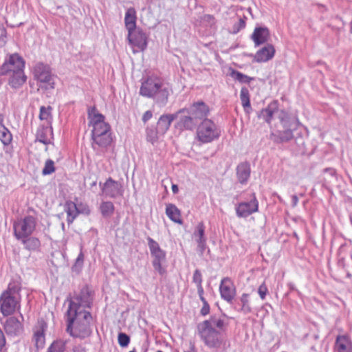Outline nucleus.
<instances>
[{
	"instance_id": "obj_42",
	"label": "nucleus",
	"mask_w": 352,
	"mask_h": 352,
	"mask_svg": "<svg viewBox=\"0 0 352 352\" xmlns=\"http://www.w3.org/2000/svg\"><path fill=\"white\" fill-rule=\"evenodd\" d=\"M159 135V132L157 131V129L155 128V129L153 128H147L146 129V140L151 142L154 143L157 141Z\"/></svg>"
},
{
	"instance_id": "obj_31",
	"label": "nucleus",
	"mask_w": 352,
	"mask_h": 352,
	"mask_svg": "<svg viewBox=\"0 0 352 352\" xmlns=\"http://www.w3.org/2000/svg\"><path fill=\"white\" fill-rule=\"evenodd\" d=\"M240 99L242 106L247 113H250L252 110L250 100V93L247 87H243L240 92Z\"/></svg>"
},
{
	"instance_id": "obj_57",
	"label": "nucleus",
	"mask_w": 352,
	"mask_h": 352,
	"mask_svg": "<svg viewBox=\"0 0 352 352\" xmlns=\"http://www.w3.org/2000/svg\"><path fill=\"white\" fill-rule=\"evenodd\" d=\"M172 191L174 194H177L179 192V188L177 185L173 184L172 185Z\"/></svg>"
},
{
	"instance_id": "obj_54",
	"label": "nucleus",
	"mask_w": 352,
	"mask_h": 352,
	"mask_svg": "<svg viewBox=\"0 0 352 352\" xmlns=\"http://www.w3.org/2000/svg\"><path fill=\"white\" fill-rule=\"evenodd\" d=\"M82 264H83L82 261H80V260L78 261V259L76 258V263H75L74 265L73 266V269H74L75 270H78L79 269L81 268Z\"/></svg>"
},
{
	"instance_id": "obj_41",
	"label": "nucleus",
	"mask_w": 352,
	"mask_h": 352,
	"mask_svg": "<svg viewBox=\"0 0 352 352\" xmlns=\"http://www.w3.org/2000/svg\"><path fill=\"white\" fill-rule=\"evenodd\" d=\"M55 171L54 162L53 160L49 159L47 160L45 163V166L42 170V174L43 175H50Z\"/></svg>"
},
{
	"instance_id": "obj_4",
	"label": "nucleus",
	"mask_w": 352,
	"mask_h": 352,
	"mask_svg": "<svg viewBox=\"0 0 352 352\" xmlns=\"http://www.w3.org/2000/svg\"><path fill=\"white\" fill-rule=\"evenodd\" d=\"M21 287L18 283H9L0 296V311L4 316L12 315L21 307Z\"/></svg>"
},
{
	"instance_id": "obj_34",
	"label": "nucleus",
	"mask_w": 352,
	"mask_h": 352,
	"mask_svg": "<svg viewBox=\"0 0 352 352\" xmlns=\"http://www.w3.org/2000/svg\"><path fill=\"white\" fill-rule=\"evenodd\" d=\"M100 210L103 217H110L114 212V206L111 201H103L101 203Z\"/></svg>"
},
{
	"instance_id": "obj_9",
	"label": "nucleus",
	"mask_w": 352,
	"mask_h": 352,
	"mask_svg": "<svg viewBox=\"0 0 352 352\" xmlns=\"http://www.w3.org/2000/svg\"><path fill=\"white\" fill-rule=\"evenodd\" d=\"M47 329V322L43 318L38 319L32 327V342L37 350L42 349L45 346Z\"/></svg>"
},
{
	"instance_id": "obj_48",
	"label": "nucleus",
	"mask_w": 352,
	"mask_h": 352,
	"mask_svg": "<svg viewBox=\"0 0 352 352\" xmlns=\"http://www.w3.org/2000/svg\"><path fill=\"white\" fill-rule=\"evenodd\" d=\"M267 291V287L264 283L259 286L258 293L262 300L265 298Z\"/></svg>"
},
{
	"instance_id": "obj_40",
	"label": "nucleus",
	"mask_w": 352,
	"mask_h": 352,
	"mask_svg": "<svg viewBox=\"0 0 352 352\" xmlns=\"http://www.w3.org/2000/svg\"><path fill=\"white\" fill-rule=\"evenodd\" d=\"M247 17L245 16H243V17L240 16L238 19V21L235 23L233 25L232 27V33L236 34L238 33L241 30L245 28L246 25V21Z\"/></svg>"
},
{
	"instance_id": "obj_62",
	"label": "nucleus",
	"mask_w": 352,
	"mask_h": 352,
	"mask_svg": "<svg viewBox=\"0 0 352 352\" xmlns=\"http://www.w3.org/2000/svg\"><path fill=\"white\" fill-rule=\"evenodd\" d=\"M129 352H135V349H133V351H129Z\"/></svg>"
},
{
	"instance_id": "obj_14",
	"label": "nucleus",
	"mask_w": 352,
	"mask_h": 352,
	"mask_svg": "<svg viewBox=\"0 0 352 352\" xmlns=\"http://www.w3.org/2000/svg\"><path fill=\"white\" fill-rule=\"evenodd\" d=\"M221 297L227 302H231L236 295V287L233 281L228 277L223 278L220 283Z\"/></svg>"
},
{
	"instance_id": "obj_5",
	"label": "nucleus",
	"mask_w": 352,
	"mask_h": 352,
	"mask_svg": "<svg viewBox=\"0 0 352 352\" xmlns=\"http://www.w3.org/2000/svg\"><path fill=\"white\" fill-rule=\"evenodd\" d=\"M198 333L208 347L217 348L221 344L220 333L214 329L210 320H205L198 325Z\"/></svg>"
},
{
	"instance_id": "obj_45",
	"label": "nucleus",
	"mask_w": 352,
	"mask_h": 352,
	"mask_svg": "<svg viewBox=\"0 0 352 352\" xmlns=\"http://www.w3.org/2000/svg\"><path fill=\"white\" fill-rule=\"evenodd\" d=\"M192 281L196 284L197 286L202 285V275L199 270H196L194 272Z\"/></svg>"
},
{
	"instance_id": "obj_7",
	"label": "nucleus",
	"mask_w": 352,
	"mask_h": 352,
	"mask_svg": "<svg viewBox=\"0 0 352 352\" xmlns=\"http://www.w3.org/2000/svg\"><path fill=\"white\" fill-rule=\"evenodd\" d=\"M36 221L32 216L25 217L24 219L14 223V231L16 238L26 242V239L32 234L35 229Z\"/></svg>"
},
{
	"instance_id": "obj_10",
	"label": "nucleus",
	"mask_w": 352,
	"mask_h": 352,
	"mask_svg": "<svg viewBox=\"0 0 352 352\" xmlns=\"http://www.w3.org/2000/svg\"><path fill=\"white\" fill-rule=\"evenodd\" d=\"M210 109L208 106L202 101L194 102L188 108H183L178 110V113H188L190 114L195 120L199 122L202 119H207Z\"/></svg>"
},
{
	"instance_id": "obj_12",
	"label": "nucleus",
	"mask_w": 352,
	"mask_h": 352,
	"mask_svg": "<svg viewBox=\"0 0 352 352\" xmlns=\"http://www.w3.org/2000/svg\"><path fill=\"white\" fill-rule=\"evenodd\" d=\"M102 193L107 197L116 198L122 194V185L119 182L109 177L104 184L100 182Z\"/></svg>"
},
{
	"instance_id": "obj_32",
	"label": "nucleus",
	"mask_w": 352,
	"mask_h": 352,
	"mask_svg": "<svg viewBox=\"0 0 352 352\" xmlns=\"http://www.w3.org/2000/svg\"><path fill=\"white\" fill-rule=\"evenodd\" d=\"M66 342L58 339L53 341L47 347L45 352H65Z\"/></svg>"
},
{
	"instance_id": "obj_39",
	"label": "nucleus",
	"mask_w": 352,
	"mask_h": 352,
	"mask_svg": "<svg viewBox=\"0 0 352 352\" xmlns=\"http://www.w3.org/2000/svg\"><path fill=\"white\" fill-rule=\"evenodd\" d=\"M241 302L242 303L241 311L245 314L251 312L252 309L250 305L249 295L248 294H243L241 295Z\"/></svg>"
},
{
	"instance_id": "obj_27",
	"label": "nucleus",
	"mask_w": 352,
	"mask_h": 352,
	"mask_svg": "<svg viewBox=\"0 0 352 352\" xmlns=\"http://www.w3.org/2000/svg\"><path fill=\"white\" fill-rule=\"evenodd\" d=\"M65 210L67 213V221L69 225L72 223L74 220L78 215L77 204L72 201H68L65 203Z\"/></svg>"
},
{
	"instance_id": "obj_43",
	"label": "nucleus",
	"mask_w": 352,
	"mask_h": 352,
	"mask_svg": "<svg viewBox=\"0 0 352 352\" xmlns=\"http://www.w3.org/2000/svg\"><path fill=\"white\" fill-rule=\"evenodd\" d=\"M118 341L120 346L125 347L129 344L130 338L124 333H120L118 336Z\"/></svg>"
},
{
	"instance_id": "obj_28",
	"label": "nucleus",
	"mask_w": 352,
	"mask_h": 352,
	"mask_svg": "<svg viewBox=\"0 0 352 352\" xmlns=\"http://www.w3.org/2000/svg\"><path fill=\"white\" fill-rule=\"evenodd\" d=\"M293 133L292 130H285L283 131H278L277 133H272L271 139L275 143L280 144L287 142L293 138Z\"/></svg>"
},
{
	"instance_id": "obj_44",
	"label": "nucleus",
	"mask_w": 352,
	"mask_h": 352,
	"mask_svg": "<svg viewBox=\"0 0 352 352\" xmlns=\"http://www.w3.org/2000/svg\"><path fill=\"white\" fill-rule=\"evenodd\" d=\"M7 31L2 23H0V47H3L6 43Z\"/></svg>"
},
{
	"instance_id": "obj_29",
	"label": "nucleus",
	"mask_w": 352,
	"mask_h": 352,
	"mask_svg": "<svg viewBox=\"0 0 352 352\" xmlns=\"http://www.w3.org/2000/svg\"><path fill=\"white\" fill-rule=\"evenodd\" d=\"M166 214L168 218L175 223H182L181 213L177 207L173 204H166Z\"/></svg>"
},
{
	"instance_id": "obj_33",
	"label": "nucleus",
	"mask_w": 352,
	"mask_h": 352,
	"mask_svg": "<svg viewBox=\"0 0 352 352\" xmlns=\"http://www.w3.org/2000/svg\"><path fill=\"white\" fill-rule=\"evenodd\" d=\"M93 127L91 137L111 133V126L107 122L96 124Z\"/></svg>"
},
{
	"instance_id": "obj_36",
	"label": "nucleus",
	"mask_w": 352,
	"mask_h": 352,
	"mask_svg": "<svg viewBox=\"0 0 352 352\" xmlns=\"http://www.w3.org/2000/svg\"><path fill=\"white\" fill-rule=\"evenodd\" d=\"M205 227L202 222H200L196 226L194 232V236L197 242H205L206 239L204 238Z\"/></svg>"
},
{
	"instance_id": "obj_22",
	"label": "nucleus",
	"mask_w": 352,
	"mask_h": 352,
	"mask_svg": "<svg viewBox=\"0 0 352 352\" xmlns=\"http://www.w3.org/2000/svg\"><path fill=\"white\" fill-rule=\"evenodd\" d=\"M236 177L241 184H246L250 177V164L248 162L240 163L236 168Z\"/></svg>"
},
{
	"instance_id": "obj_60",
	"label": "nucleus",
	"mask_w": 352,
	"mask_h": 352,
	"mask_svg": "<svg viewBox=\"0 0 352 352\" xmlns=\"http://www.w3.org/2000/svg\"><path fill=\"white\" fill-rule=\"evenodd\" d=\"M96 185V181L93 182V183L91 184V186H94Z\"/></svg>"
},
{
	"instance_id": "obj_1",
	"label": "nucleus",
	"mask_w": 352,
	"mask_h": 352,
	"mask_svg": "<svg viewBox=\"0 0 352 352\" xmlns=\"http://www.w3.org/2000/svg\"><path fill=\"white\" fill-rule=\"evenodd\" d=\"M91 304V298L87 290H82L70 300L67 310V331L72 336L85 338L91 334L89 324L92 317L85 309L89 308Z\"/></svg>"
},
{
	"instance_id": "obj_3",
	"label": "nucleus",
	"mask_w": 352,
	"mask_h": 352,
	"mask_svg": "<svg viewBox=\"0 0 352 352\" xmlns=\"http://www.w3.org/2000/svg\"><path fill=\"white\" fill-rule=\"evenodd\" d=\"M140 94L152 98L157 104L164 106L168 102L170 91L168 87L160 79L149 77L142 82Z\"/></svg>"
},
{
	"instance_id": "obj_23",
	"label": "nucleus",
	"mask_w": 352,
	"mask_h": 352,
	"mask_svg": "<svg viewBox=\"0 0 352 352\" xmlns=\"http://www.w3.org/2000/svg\"><path fill=\"white\" fill-rule=\"evenodd\" d=\"M279 104L278 100L272 101L266 108L263 109L258 114V118H263L267 123H270L274 114L278 111Z\"/></svg>"
},
{
	"instance_id": "obj_17",
	"label": "nucleus",
	"mask_w": 352,
	"mask_h": 352,
	"mask_svg": "<svg viewBox=\"0 0 352 352\" xmlns=\"http://www.w3.org/2000/svg\"><path fill=\"white\" fill-rule=\"evenodd\" d=\"M275 48L272 44H267L255 54L254 60L257 63L267 62L275 54Z\"/></svg>"
},
{
	"instance_id": "obj_15",
	"label": "nucleus",
	"mask_w": 352,
	"mask_h": 352,
	"mask_svg": "<svg viewBox=\"0 0 352 352\" xmlns=\"http://www.w3.org/2000/svg\"><path fill=\"white\" fill-rule=\"evenodd\" d=\"M150 250L152 256L154 257L153 265L159 274H164L166 272L164 268L162 266V263L165 260V253L158 246V243H151Z\"/></svg>"
},
{
	"instance_id": "obj_2",
	"label": "nucleus",
	"mask_w": 352,
	"mask_h": 352,
	"mask_svg": "<svg viewBox=\"0 0 352 352\" xmlns=\"http://www.w3.org/2000/svg\"><path fill=\"white\" fill-rule=\"evenodd\" d=\"M24 67L25 61L21 56L17 54H11L0 67V75H10V85L13 88H18L26 81Z\"/></svg>"
},
{
	"instance_id": "obj_49",
	"label": "nucleus",
	"mask_w": 352,
	"mask_h": 352,
	"mask_svg": "<svg viewBox=\"0 0 352 352\" xmlns=\"http://www.w3.org/2000/svg\"><path fill=\"white\" fill-rule=\"evenodd\" d=\"M203 306L201 309L200 313L202 316H206L210 312V305L206 301V300H202Z\"/></svg>"
},
{
	"instance_id": "obj_37",
	"label": "nucleus",
	"mask_w": 352,
	"mask_h": 352,
	"mask_svg": "<svg viewBox=\"0 0 352 352\" xmlns=\"http://www.w3.org/2000/svg\"><path fill=\"white\" fill-rule=\"evenodd\" d=\"M52 108L50 106L45 107V106H41L40 107V113L39 118L41 120H46L48 123L50 122L52 120Z\"/></svg>"
},
{
	"instance_id": "obj_25",
	"label": "nucleus",
	"mask_w": 352,
	"mask_h": 352,
	"mask_svg": "<svg viewBox=\"0 0 352 352\" xmlns=\"http://www.w3.org/2000/svg\"><path fill=\"white\" fill-rule=\"evenodd\" d=\"M91 138L93 140L92 147L94 149H96V145L102 148H106L111 144L113 140L111 133L98 135Z\"/></svg>"
},
{
	"instance_id": "obj_55",
	"label": "nucleus",
	"mask_w": 352,
	"mask_h": 352,
	"mask_svg": "<svg viewBox=\"0 0 352 352\" xmlns=\"http://www.w3.org/2000/svg\"><path fill=\"white\" fill-rule=\"evenodd\" d=\"M292 206L296 207L298 202V198L296 195L292 196Z\"/></svg>"
},
{
	"instance_id": "obj_16",
	"label": "nucleus",
	"mask_w": 352,
	"mask_h": 352,
	"mask_svg": "<svg viewBox=\"0 0 352 352\" xmlns=\"http://www.w3.org/2000/svg\"><path fill=\"white\" fill-rule=\"evenodd\" d=\"M178 114V121L176 127L181 130L193 131L198 124V122L188 113H178V111L175 113Z\"/></svg>"
},
{
	"instance_id": "obj_11",
	"label": "nucleus",
	"mask_w": 352,
	"mask_h": 352,
	"mask_svg": "<svg viewBox=\"0 0 352 352\" xmlns=\"http://www.w3.org/2000/svg\"><path fill=\"white\" fill-rule=\"evenodd\" d=\"M258 201L256 198L255 194H252V198L250 201H243L239 203L236 207V213L239 217H247L254 212L258 211Z\"/></svg>"
},
{
	"instance_id": "obj_38",
	"label": "nucleus",
	"mask_w": 352,
	"mask_h": 352,
	"mask_svg": "<svg viewBox=\"0 0 352 352\" xmlns=\"http://www.w3.org/2000/svg\"><path fill=\"white\" fill-rule=\"evenodd\" d=\"M0 140L6 146L10 144L12 140V133L6 127L0 131Z\"/></svg>"
},
{
	"instance_id": "obj_19",
	"label": "nucleus",
	"mask_w": 352,
	"mask_h": 352,
	"mask_svg": "<svg viewBox=\"0 0 352 352\" xmlns=\"http://www.w3.org/2000/svg\"><path fill=\"white\" fill-rule=\"evenodd\" d=\"M178 118V114H164L161 116L157 122L156 128L159 135H164L169 129L172 122Z\"/></svg>"
},
{
	"instance_id": "obj_18",
	"label": "nucleus",
	"mask_w": 352,
	"mask_h": 352,
	"mask_svg": "<svg viewBox=\"0 0 352 352\" xmlns=\"http://www.w3.org/2000/svg\"><path fill=\"white\" fill-rule=\"evenodd\" d=\"M335 352H352V341L347 335H338L334 344Z\"/></svg>"
},
{
	"instance_id": "obj_58",
	"label": "nucleus",
	"mask_w": 352,
	"mask_h": 352,
	"mask_svg": "<svg viewBox=\"0 0 352 352\" xmlns=\"http://www.w3.org/2000/svg\"><path fill=\"white\" fill-rule=\"evenodd\" d=\"M77 258L78 259V261H84V255L82 253H80L77 257Z\"/></svg>"
},
{
	"instance_id": "obj_21",
	"label": "nucleus",
	"mask_w": 352,
	"mask_h": 352,
	"mask_svg": "<svg viewBox=\"0 0 352 352\" xmlns=\"http://www.w3.org/2000/svg\"><path fill=\"white\" fill-rule=\"evenodd\" d=\"M270 36V31L267 28H256L251 35L255 46H259L268 41Z\"/></svg>"
},
{
	"instance_id": "obj_59",
	"label": "nucleus",
	"mask_w": 352,
	"mask_h": 352,
	"mask_svg": "<svg viewBox=\"0 0 352 352\" xmlns=\"http://www.w3.org/2000/svg\"><path fill=\"white\" fill-rule=\"evenodd\" d=\"M350 32L352 34V21L350 23Z\"/></svg>"
},
{
	"instance_id": "obj_26",
	"label": "nucleus",
	"mask_w": 352,
	"mask_h": 352,
	"mask_svg": "<svg viewBox=\"0 0 352 352\" xmlns=\"http://www.w3.org/2000/svg\"><path fill=\"white\" fill-rule=\"evenodd\" d=\"M136 11L135 8H129L125 14L124 17V23L126 28L128 30V32L134 30V29L137 28L136 27Z\"/></svg>"
},
{
	"instance_id": "obj_47",
	"label": "nucleus",
	"mask_w": 352,
	"mask_h": 352,
	"mask_svg": "<svg viewBox=\"0 0 352 352\" xmlns=\"http://www.w3.org/2000/svg\"><path fill=\"white\" fill-rule=\"evenodd\" d=\"M204 22L207 23L210 26H213L216 23L214 17L210 14H205L202 17Z\"/></svg>"
},
{
	"instance_id": "obj_20",
	"label": "nucleus",
	"mask_w": 352,
	"mask_h": 352,
	"mask_svg": "<svg viewBox=\"0 0 352 352\" xmlns=\"http://www.w3.org/2000/svg\"><path fill=\"white\" fill-rule=\"evenodd\" d=\"M4 329L8 335L18 336L23 332V326L17 318L10 317L6 320Z\"/></svg>"
},
{
	"instance_id": "obj_46",
	"label": "nucleus",
	"mask_w": 352,
	"mask_h": 352,
	"mask_svg": "<svg viewBox=\"0 0 352 352\" xmlns=\"http://www.w3.org/2000/svg\"><path fill=\"white\" fill-rule=\"evenodd\" d=\"M78 214L82 213L86 215H89L91 212L90 208L86 204L80 203L77 204Z\"/></svg>"
},
{
	"instance_id": "obj_52",
	"label": "nucleus",
	"mask_w": 352,
	"mask_h": 352,
	"mask_svg": "<svg viewBox=\"0 0 352 352\" xmlns=\"http://www.w3.org/2000/svg\"><path fill=\"white\" fill-rule=\"evenodd\" d=\"M197 292L199 296L200 300H204L206 298L204 297V290L202 285L197 286Z\"/></svg>"
},
{
	"instance_id": "obj_24",
	"label": "nucleus",
	"mask_w": 352,
	"mask_h": 352,
	"mask_svg": "<svg viewBox=\"0 0 352 352\" xmlns=\"http://www.w3.org/2000/svg\"><path fill=\"white\" fill-rule=\"evenodd\" d=\"M52 128L51 126H40L36 131V141H38L45 145L51 143Z\"/></svg>"
},
{
	"instance_id": "obj_63",
	"label": "nucleus",
	"mask_w": 352,
	"mask_h": 352,
	"mask_svg": "<svg viewBox=\"0 0 352 352\" xmlns=\"http://www.w3.org/2000/svg\"><path fill=\"white\" fill-rule=\"evenodd\" d=\"M157 352H163V351H157Z\"/></svg>"
},
{
	"instance_id": "obj_56",
	"label": "nucleus",
	"mask_w": 352,
	"mask_h": 352,
	"mask_svg": "<svg viewBox=\"0 0 352 352\" xmlns=\"http://www.w3.org/2000/svg\"><path fill=\"white\" fill-rule=\"evenodd\" d=\"M281 114L282 116H279V118L281 122H283L285 120V118H287V114L283 111H281Z\"/></svg>"
},
{
	"instance_id": "obj_13",
	"label": "nucleus",
	"mask_w": 352,
	"mask_h": 352,
	"mask_svg": "<svg viewBox=\"0 0 352 352\" xmlns=\"http://www.w3.org/2000/svg\"><path fill=\"white\" fill-rule=\"evenodd\" d=\"M128 40L130 44L144 50L147 45V36L139 28L128 32Z\"/></svg>"
},
{
	"instance_id": "obj_50",
	"label": "nucleus",
	"mask_w": 352,
	"mask_h": 352,
	"mask_svg": "<svg viewBox=\"0 0 352 352\" xmlns=\"http://www.w3.org/2000/svg\"><path fill=\"white\" fill-rule=\"evenodd\" d=\"M324 173L328 174L331 180H336V170L332 168H327L324 170Z\"/></svg>"
},
{
	"instance_id": "obj_30",
	"label": "nucleus",
	"mask_w": 352,
	"mask_h": 352,
	"mask_svg": "<svg viewBox=\"0 0 352 352\" xmlns=\"http://www.w3.org/2000/svg\"><path fill=\"white\" fill-rule=\"evenodd\" d=\"M88 118L90 119V122L94 126L96 124L105 123L104 116L98 113L96 107H93L88 109Z\"/></svg>"
},
{
	"instance_id": "obj_8",
	"label": "nucleus",
	"mask_w": 352,
	"mask_h": 352,
	"mask_svg": "<svg viewBox=\"0 0 352 352\" xmlns=\"http://www.w3.org/2000/svg\"><path fill=\"white\" fill-rule=\"evenodd\" d=\"M34 74L37 80L46 84V89L54 88V78L52 75L49 65L43 63H38L34 67Z\"/></svg>"
},
{
	"instance_id": "obj_61",
	"label": "nucleus",
	"mask_w": 352,
	"mask_h": 352,
	"mask_svg": "<svg viewBox=\"0 0 352 352\" xmlns=\"http://www.w3.org/2000/svg\"><path fill=\"white\" fill-rule=\"evenodd\" d=\"M149 242L153 243V242H155V241H153V239H149Z\"/></svg>"
},
{
	"instance_id": "obj_51",
	"label": "nucleus",
	"mask_w": 352,
	"mask_h": 352,
	"mask_svg": "<svg viewBox=\"0 0 352 352\" xmlns=\"http://www.w3.org/2000/svg\"><path fill=\"white\" fill-rule=\"evenodd\" d=\"M153 116V113L151 111H146L143 116H142V121L146 123L147 121H148Z\"/></svg>"
},
{
	"instance_id": "obj_53",
	"label": "nucleus",
	"mask_w": 352,
	"mask_h": 352,
	"mask_svg": "<svg viewBox=\"0 0 352 352\" xmlns=\"http://www.w3.org/2000/svg\"><path fill=\"white\" fill-rule=\"evenodd\" d=\"M214 325L221 329L224 327V321L221 319H219L214 322Z\"/></svg>"
},
{
	"instance_id": "obj_6",
	"label": "nucleus",
	"mask_w": 352,
	"mask_h": 352,
	"mask_svg": "<svg viewBox=\"0 0 352 352\" xmlns=\"http://www.w3.org/2000/svg\"><path fill=\"white\" fill-rule=\"evenodd\" d=\"M197 135L202 143H208L220 136V131L211 120L204 119L197 127Z\"/></svg>"
},
{
	"instance_id": "obj_35",
	"label": "nucleus",
	"mask_w": 352,
	"mask_h": 352,
	"mask_svg": "<svg viewBox=\"0 0 352 352\" xmlns=\"http://www.w3.org/2000/svg\"><path fill=\"white\" fill-rule=\"evenodd\" d=\"M230 76L234 80H238L241 83H250L252 80H254V78L250 77L236 70H233L231 72Z\"/></svg>"
}]
</instances>
